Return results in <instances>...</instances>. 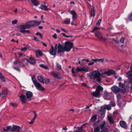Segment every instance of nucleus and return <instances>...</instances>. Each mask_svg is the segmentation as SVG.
<instances>
[{
    "label": "nucleus",
    "instance_id": "obj_45",
    "mask_svg": "<svg viewBox=\"0 0 132 132\" xmlns=\"http://www.w3.org/2000/svg\"><path fill=\"white\" fill-rule=\"evenodd\" d=\"M13 68L14 69L17 70V71L18 72L20 71V69L19 67H14Z\"/></svg>",
    "mask_w": 132,
    "mask_h": 132
},
{
    "label": "nucleus",
    "instance_id": "obj_25",
    "mask_svg": "<svg viewBox=\"0 0 132 132\" xmlns=\"http://www.w3.org/2000/svg\"><path fill=\"white\" fill-rule=\"evenodd\" d=\"M108 119L110 123H113L114 122L113 117L109 116H108Z\"/></svg>",
    "mask_w": 132,
    "mask_h": 132
},
{
    "label": "nucleus",
    "instance_id": "obj_2",
    "mask_svg": "<svg viewBox=\"0 0 132 132\" xmlns=\"http://www.w3.org/2000/svg\"><path fill=\"white\" fill-rule=\"evenodd\" d=\"M32 21L27 22L25 24L20 25L18 26V28L20 30V32L24 34H29L30 31L28 30H26V29H29L32 27L34 26Z\"/></svg>",
    "mask_w": 132,
    "mask_h": 132
},
{
    "label": "nucleus",
    "instance_id": "obj_31",
    "mask_svg": "<svg viewBox=\"0 0 132 132\" xmlns=\"http://www.w3.org/2000/svg\"><path fill=\"white\" fill-rule=\"evenodd\" d=\"M82 128V127H77V129L74 132H83Z\"/></svg>",
    "mask_w": 132,
    "mask_h": 132
},
{
    "label": "nucleus",
    "instance_id": "obj_9",
    "mask_svg": "<svg viewBox=\"0 0 132 132\" xmlns=\"http://www.w3.org/2000/svg\"><path fill=\"white\" fill-rule=\"evenodd\" d=\"M57 53H62L66 51L64 46L60 43H59L58 45H57Z\"/></svg>",
    "mask_w": 132,
    "mask_h": 132
},
{
    "label": "nucleus",
    "instance_id": "obj_13",
    "mask_svg": "<svg viewBox=\"0 0 132 132\" xmlns=\"http://www.w3.org/2000/svg\"><path fill=\"white\" fill-rule=\"evenodd\" d=\"M38 90L43 91L44 90V88L43 87L40 85V84L38 82L35 84L34 85Z\"/></svg>",
    "mask_w": 132,
    "mask_h": 132
},
{
    "label": "nucleus",
    "instance_id": "obj_18",
    "mask_svg": "<svg viewBox=\"0 0 132 132\" xmlns=\"http://www.w3.org/2000/svg\"><path fill=\"white\" fill-rule=\"evenodd\" d=\"M36 56L37 57H39L43 55V53L41 51L39 50H37L36 51Z\"/></svg>",
    "mask_w": 132,
    "mask_h": 132
},
{
    "label": "nucleus",
    "instance_id": "obj_54",
    "mask_svg": "<svg viewBox=\"0 0 132 132\" xmlns=\"http://www.w3.org/2000/svg\"><path fill=\"white\" fill-rule=\"evenodd\" d=\"M27 49V48L26 47H22L21 49V51H26Z\"/></svg>",
    "mask_w": 132,
    "mask_h": 132
},
{
    "label": "nucleus",
    "instance_id": "obj_28",
    "mask_svg": "<svg viewBox=\"0 0 132 132\" xmlns=\"http://www.w3.org/2000/svg\"><path fill=\"white\" fill-rule=\"evenodd\" d=\"M32 22L33 23V24H34V26H36L38 25H39L40 22H41V21H32Z\"/></svg>",
    "mask_w": 132,
    "mask_h": 132
},
{
    "label": "nucleus",
    "instance_id": "obj_17",
    "mask_svg": "<svg viewBox=\"0 0 132 132\" xmlns=\"http://www.w3.org/2000/svg\"><path fill=\"white\" fill-rule=\"evenodd\" d=\"M20 97L22 102L23 103H24L26 102L27 99L24 95H21L20 96Z\"/></svg>",
    "mask_w": 132,
    "mask_h": 132
},
{
    "label": "nucleus",
    "instance_id": "obj_30",
    "mask_svg": "<svg viewBox=\"0 0 132 132\" xmlns=\"http://www.w3.org/2000/svg\"><path fill=\"white\" fill-rule=\"evenodd\" d=\"M0 79L3 82H5L6 80L3 75L0 72Z\"/></svg>",
    "mask_w": 132,
    "mask_h": 132
},
{
    "label": "nucleus",
    "instance_id": "obj_63",
    "mask_svg": "<svg viewBox=\"0 0 132 132\" xmlns=\"http://www.w3.org/2000/svg\"><path fill=\"white\" fill-rule=\"evenodd\" d=\"M23 55V54H22V53H20L19 55V57H22V56Z\"/></svg>",
    "mask_w": 132,
    "mask_h": 132
},
{
    "label": "nucleus",
    "instance_id": "obj_21",
    "mask_svg": "<svg viewBox=\"0 0 132 132\" xmlns=\"http://www.w3.org/2000/svg\"><path fill=\"white\" fill-rule=\"evenodd\" d=\"M48 5L47 6L45 5L42 4L40 6V8L42 10L45 11H47L48 10V8H47Z\"/></svg>",
    "mask_w": 132,
    "mask_h": 132
},
{
    "label": "nucleus",
    "instance_id": "obj_10",
    "mask_svg": "<svg viewBox=\"0 0 132 132\" xmlns=\"http://www.w3.org/2000/svg\"><path fill=\"white\" fill-rule=\"evenodd\" d=\"M95 35L99 39L101 40L104 41L106 40V38H104L103 37L102 34L98 31H97L95 32Z\"/></svg>",
    "mask_w": 132,
    "mask_h": 132
},
{
    "label": "nucleus",
    "instance_id": "obj_55",
    "mask_svg": "<svg viewBox=\"0 0 132 132\" xmlns=\"http://www.w3.org/2000/svg\"><path fill=\"white\" fill-rule=\"evenodd\" d=\"M82 70V68L79 67H77L76 69V71L78 72V71H81Z\"/></svg>",
    "mask_w": 132,
    "mask_h": 132
},
{
    "label": "nucleus",
    "instance_id": "obj_41",
    "mask_svg": "<svg viewBox=\"0 0 132 132\" xmlns=\"http://www.w3.org/2000/svg\"><path fill=\"white\" fill-rule=\"evenodd\" d=\"M116 94L118 99V101H119L121 97V95L119 94L118 93H117Z\"/></svg>",
    "mask_w": 132,
    "mask_h": 132
},
{
    "label": "nucleus",
    "instance_id": "obj_29",
    "mask_svg": "<svg viewBox=\"0 0 132 132\" xmlns=\"http://www.w3.org/2000/svg\"><path fill=\"white\" fill-rule=\"evenodd\" d=\"M37 79L39 82H42L43 84H44V82L43 79L41 76H38Z\"/></svg>",
    "mask_w": 132,
    "mask_h": 132
},
{
    "label": "nucleus",
    "instance_id": "obj_14",
    "mask_svg": "<svg viewBox=\"0 0 132 132\" xmlns=\"http://www.w3.org/2000/svg\"><path fill=\"white\" fill-rule=\"evenodd\" d=\"M104 60V59H93L92 61H93V62L89 63H88V65H92L94 64V62H102Z\"/></svg>",
    "mask_w": 132,
    "mask_h": 132
},
{
    "label": "nucleus",
    "instance_id": "obj_61",
    "mask_svg": "<svg viewBox=\"0 0 132 132\" xmlns=\"http://www.w3.org/2000/svg\"><path fill=\"white\" fill-rule=\"evenodd\" d=\"M56 65L57 67L59 69H60L61 68V65L59 64V63H57L56 64Z\"/></svg>",
    "mask_w": 132,
    "mask_h": 132
},
{
    "label": "nucleus",
    "instance_id": "obj_34",
    "mask_svg": "<svg viewBox=\"0 0 132 132\" xmlns=\"http://www.w3.org/2000/svg\"><path fill=\"white\" fill-rule=\"evenodd\" d=\"M70 22V19H67L65 21L63 22V24H69Z\"/></svg>",
    "mask_w": 132,
    "mask_h": 132
},
{
    "label": "nucleus",
    "instance_id": "obj_62",
    "mask_svg": "<svg viewBox=\"0 0 132 132\" xmlns=\"http://www.w3.org/2000/svg\"><path fill=\"white\" fill-rule=\"evenodd\" d=\"M33 112L34 115V117L33 118H35L36 119L37 117V114L36 112L34 111Z\"/></svg>",
    "mask_w": 132,
    "mask_h": 132
},
{
    "label": "nucleus",
    "instance_id": "obj_48",
    "mask_svg": "<svg viewBox=\"0 0 132 132\" xmlns=\"http://www.w3.org/2000/svg\"><path fill=\"white\" fill-rule=\"evenodd\" d=\"M36 119L35 118H33V119H32L31 121L29 122V123L30 124H32L34 122Z\"/></svg>",
    "mask_w": 132,
    "mask_h": 132
},
{
    "label": "nucleus",
    "instance_id": "obj_36",
    "mask_svg": "<svg viewBox=\"0 0 132 132\" xmlns=\"http://www.w3.org/2000/svg\"><path fill=\"white\" fill-rule=\"evenodd\" d=\"M104 108L107 110H110L111 109V107L110 105L108 104L105 105Z\"/></svg>",
    "mask_w": 132,
    "mask_h": 132
},
{
    "label": "nucleus",
    "instance_id": "obj_12",
    "mask_svg": "<svg viewBox=\"0 0 132 132\" xmlns=\"http://www.w3.org/2000/svg\"><path fill=\"white\" fill-rule=\"evenodd\" d=\"M11 130L12 131H22L21 130V127L17 125H15L13 126L11 129Z\"/></svg>",
    "mask_w": 132,
    "mask_h": 132
},
{
    "label": "nucleus",
    "instance_id": "obj_8",
    "mask_svg": "<svg viewBox=\"0 0 132 132\" xmlns=\"http://www.w3.org/2000/svg\"><path fill=\"white\" fill-rule=\"evenodd\" d=\"M52 75L54 77L56 78L59 79H61L63 78L60 73L58 72L54 71H52L51 72Z\"/></svg>",
    "mask_w": 132,
    "mask_h": 132
},
{
    "label": "nucleus",
    "instance_id": "obj_26",
    "mask_svg": "<svg viewBox=\"0 0 132 132\" xmlns=\"http://www.w3.org/2000/svg\"><path fill=\"white\" fill-rule=\"evenodd\" d=\"M31 2L34 5L37 6L39 5V2L37 0H31Z\"/></svg>",
    "mask_w": 132,
    "mask_h": 132
},
{
    "label": "nucleus",
    "instance_id": "obj_59",
    "mask_svg": "<svg viewBox=\"0 0 132 132\" xmlns=\"http://www.w3.org/2000/svg\"><path fill=\"white\" fill-rule=\"evenodd\" d=\"M124 38L123 37H122L120 40V41L121 43H123L124 42Z\"/></svg>",
    "mask_w": 132,
    "mask_h": 132
},
{
    "label": "nucleus",
    "instance_id": "obj_37",
    "mask_svg": "<svg viewBox=\"0 0 132 132\" xmlns=\"http://www.w3.org/2000/svg\"><path fill=\"white\" fill-rule=\"evenodd\" d=\"M31 79L34 85L35 84L37 83L34 76L32 77Z\"/></svg>",
    "mask_w": 132,
    "mask_h": 132
},
{
    "label": "nucleus",
    "instance_id": "obj_33",
    "mask_svg": "<svg viewBox=\"0 0 132 132\" xmlns=\"http://www.w3.org/2000/svg\"><path fill=\"white\" fill-rule=\"evenodd\" d=\"M127 75L128 77L130 78L132 76V71H128L127 73Z\"/></svg>",
    "mask_w": 132,
    "mask_h": 132
},
{
    "label": "nucleus",
    "instance_id": "obj_58",
    "mask_svg": "<svg viewBox=\"0 0 132 132\" xmlns=\"http://www.w3.org/2000/svg\"><path fill=\"white\" fill-rule=\"evenodd\" d=\"M110 104L113 106H114L116 105L115 102L113 101H111L110 102Z\"/></svg>",
    "mask_w": 132,
    "mask_h": 132
},
{
    "label": "nucleus",
    "instance_id": "obj_6",
    "mask_svg": "<svg viewBox=\"0 0 132 132\" xmlns=\"http://www.w3.org/2000/svg\"><path fill=\"white\" fill-rule=\"evenodd\" d=\"M69 12L72 15V20L71 22V24L72 25H74L76 22V19L77 17V15L76 12L73 10L70 11Z\"/></svg>",
    "mask_w": 132,
    "mask_h": 132
},
{
    "label": "nucleus",
    "instance_id": "obj_11",
    "mask_svg": "<svg viewBox=\"0 0 132 132\" xmlns=\"http://www.w3.org/2000/svg\"><path fill=\"white\" fill-rule=\"evenodd\" d=\"M26 95L27 100L30 101L31 100V97L33 96L32 93L30 91H27L26 92Z\"/></svg>",
    "mask_w": 132,
    "mask_h": 132
},
{
    "label": "nucleus",
    "instance_id": "obj_64",
    "mask_svg": "<svg viewBox=\"0 0 132 132\" xmlns=\"http://www.w3.org/2000/svg\"><path fill=\"white\" fill-rule=\"evenodd\" d=\"M68 128L66 127H64L62 128V129L64 130H67Z\"/></svg>",
    "mask_w": 132,
    "mask_h": 132
},
{
    "label": "nucleus",
    "instance_id": "obj_1",
    "mask_svg": "<svg viewBox=\"0 0 132 132\" xmlns=\"http://www.w3.org/2000/svg\"><path fill=\"white\" fill-rule=\"evenodd\" d=\"M115 73V72L114 70L110 69L108 71H105L102 73L99 72L98 71L95 70L88 73V75L91 79L97 81L98 82H100L101 81V76L104 77L105 76H103L104 75L106 76H110L112 74Z\"/></svg>",
    "mask_w": 132,
    "mask_h": 132
},
{
    "label": "nucleus",
    "instance_id": "obj_4",
    "mask_svg": "<svg viewBox=\"0 0 132 132\" xmlns=\"http://www.w3.org/2000/svg\"><path fill=\"white\" fill-rule=\"evenodd\" d=\"M103 88L100 85H98L95 91H93L92 94V95L96 97H99L100 96V91H102Z\"/></svg>",
    "mask_w": 132,
    "mask_h": 132
},
{
    "label": "nucleus",
    "instance_id": "obj_52",
    "mask_svg": "<svg viewBox=\"0 0 132 132\" xmlns=\"http://www.w3.org/2000/svg\"><path fill=\"white\" fill-rule=\"evenodd\" d=\"M45 83L46 84H47V83H49L50 82L49 79L47 78H45L44 79Z\"/></svg>",
    "mask_w": 132,
    "mask_h": 132
},
{
    "label": "nucleus",
    "instance_id": "obj_47",
    "mask_svg": "<svg viewBox=\"0 0 132 132\" xmlns=\"http://www.w3.org/2000/svg\"><path fill=\"white\" fill-rule=\"evenodd\" d=\"M8 90L7 89H6L3 91L2 92V94L3 95H6L7 94Z\"/></svg>",
    "mask_w": 132,
    "mask_h": 132
},
{
    "label": "nucleus",
    "instance_id": "obj_39",
    "mask_svg": "<svg viewBox=\"0 0 132 132\" xmlns=\"http://www.w3.org/2000/svg\"><path fill=\"white\" fill-rule=\"evenodd\" d=\"M100 131V128L99 127H96L94 129V132H99Z\"/></svg>",
    "mask_w": 132,
    "mask_h": 132
},
{
    "label": "nucleus",
    "instance_id": "obj_35",
    "mask_svg": "<svg viewBox=\"0 0 132 132\" xmlns=\"http://www.w3.org/2000/svg\"><path fill=\"white\" fill-rule=\"evenodd\" d=\"M21 63V62L20 61L15 60L13 62V64L14 65H15L17 64H19V65L21 66L20 64Z\"/></svg>",
    "mask_w": 132,
    "mask_h": 132
},
{
    "label": "nucleus",
    "instance_id": "obj_19",
    "mask_svg": "<svg viewBox=\"0 0 132 132\" xmlns=\"http://www.w3.org/2000/svg\"><path fill=\"white\" fill-rule=\"evenodd\" d=\"M12 127L11 126H8L4 128L3 131H4L7 132H9L11 129Z\"/></svg>",
    "mask_w": 132,
    "mask_h": 132
},
{
    "label": "nucleus",
    "instance_id": "obj_22",
    "mask_svg": "<svg viewBox=\"0 0 132 132\" xmlns=\"http://www.w3.org/2000/svg\"><path fill=\"white\" fill-rule=\"evenodd\" d=\"M97 118V116L96 115H94L91 118L90 121V122H95Z\"/></svg>",
    "mask_w": 132,
    "mask_h": 132
},
{
    "label": "nucleus",
    "instance_id": "obj_7",
    "mask_svg": "<svg viewBox=\"0 0 132 132\" xmlns=\"http://www.w3.org/2000/svg\"><path fill=\"white\" fill-rule=\"evenodd\" d=\"M57 44H56L54 48V47L52 46L49 51V53L51 55L55 56L56 54V51L57 50Z\"/></svg>",
    "mask_w": 132,
    "mask_h": 132
},
{
    "label": "nucleus",
    "instance_id": "obj_56",
    "mask_svg": "<svg viewBox=\"0 0 132 132\" xmlns=\"http://www.w3.org/2000/svg\"><path fill=\"white\" fill-rule=\"evenodd\" d=\"M100 29V28H99V27H95L94 28V29H93V30L92 31V32H94L95 31V30H97L99 29Z\"/></svg>",
    "mask_w": 132,
    "mask_h": 132
},
{
    "label": "nucleus",
    "instance_id": "obj_3",
    "mask_svg": "<svg viewBox=\"0 0 132 132\" xmlns=\"http://www.w3.org/2000/svg\"><path fill=\"white\" fill-rule=\"evenodd\" d=\"M119 86L120 88H119L117 86L112 87L111 89L115 93H117L121 91L123 93H125L126 92V89L124 87V85L121 82L119 83Z\"/></svg>",
    "mask_w": 132,
    "mask_h": 132
},
{
    "label": "nucleus",
    "instance_id": "obj_15",
    "mask_svg": "<svg viewBox=\"0 0 132 132\" xmlns=\"http://www.w3.org/2000/svg\"><path fill=\"white\" fill-rule=\"evenodd\" d=\"M90 6L92 7L91 8V13L90 14V16L91 17H94L95 15V10L94 7L93 5H90Z\"/></svg>",
    "mask_w": 132,
    "mask_h": 132
},
{
    "label": "nucleus",
    "instance_id": "obj_43",
    "mask_svg": "<svg viewBox=\"0 0 132 132\" xmlns=\"http://www.w3.org/2000/svg\"><path fill=\"white\" fill-rule=\"evenodd\" d=\"M10 104L13 107H16L18 105L17 104L15 103H11Z\"/></svg>",
    "mask_w": 132,
    "mask_h": 132
},
{
    "label": "nucleus",
    "instance_id": "obj_50",
    "mask_svg": "<svg viewBox=\"0 0 132 132\" xmlns=\"http://www.w3.org/2000/svg\"><path fill=\"white\" fill-rule=\"evenodd\" d=\"M81 85L82 86H85L87 87H89V86L88 85L84 83H82Z\"/></svg>",
    "mask_w": 132,
    "mask_h": 132
},
{
    "label": "nucleus",
    "instance_id": "obj_5",
    "mask_svg": "<svg viewBox=\"0 0 132 132\" xmlns=\"http://www.w3.org/2000/svg\"><path fill=\"white\" fill-rule=\"evenodd\" d=\"M73 46V44L69 42H66L64 43V48L65 51L67 52H69Z\"/></svg>",
    "mask_w": 132,
    "mask_h": 132
},
{
    "label": "nucleus",
    "instance_id": "obj_24",
    "mask_svg": "<svg viewBox=\"0 0 132 132\" xmlns=\"http://www.w3.org/2000/svg\"><path fill=\"white\" fill-rule=\"evenodd\" d=\"M28 61L31 64H34L35 63V60L32 57L30 58L28 60Z\"/></svg>",
    "mask_w": 132,
    "mask_h": 132
},
{
    "label": "nucleus",
    "instance_id": "obj_20",
    "mask_svg": "<svg viewBox=\"0 0 132 132\" xmlns=\"http://www.w3.org/2000/svg\"><path fill=\"white\" fill-rule=\"evenodd\" d=\"M119 124L121 127L125 128L127 127V125L125 122L123 121H121L120 122Z\"/></svg>",
    "mask_w": 132,
    "mask_h": 132
},
{
    "label": "nucleus",
    "instance_id": "obj_40",
    "mask_svg": "<svg viewBox=\"0 0 132 132\" xmlns=\"http://www.w3.org/2000/svg\"><path fill=\"white\" fill-rule=\"evenodd\" d=\"M40 67L44 68L45 69H48V67L46 65H45L44 64H41L39 65Z\"/></svg>",
    "mask_w": 132,
    "mask_h": 132
},
{
    "label": "nucleus",
    "instance_id": "obj_16",
    "mask_svg": "<svg viewBox=\"0 0 132 132\" xmlns=\"http://www.w3.org/2000/svg\"><path fill=\"white\" fill-rule=\"evenodd\" d=\"M89 61L88 59H83L81 60V61H78V63L80 64L81 65H83L84 64H86V62H88Z\"/></svg>",
    "mask_w": 132,
    "mask_h": 132
},
{
    "label": "nucleus",
    "instance_id": "obj_32",
    "mask_svg": "<svg viewBox=\"0 0 132 132\" xmlns=\"http://www.w3.org/2000/svg\"><path fill=\"white\" fill-rule=\"evenodd\" d=\"M100 126L101 129L105 128L106 127V122H105L103 121L100 124Z\"/></svg>",
    "mask_w": 132,
    "mask_h": 132
},
{
    "label": "nucleus",
    "instance_id": "obj_49",
    "mask_svg": "<svg viewBox=\"0 0 132 132\" xmlns=\"http://www.w3.org/2000/svg\"><path fill=\"white\" fill-rule=\"evenodd\" d=\"M128 18L130 21H132V13L129 16Z\"/></svg>",
    "mask_w": 132,
    "mask_h": 132
},
{
    "label": "nucleus",
    "instance_id": "obj_44",
    "mask_svg": "<svg viewBox=\"0 0 132 132\" xmlns=\"http://www.w3.org/2000/svg\"><path fill=\"white\" fill-rule=\"evenodd\" d=\"M62 35L65 37H67V38H69V37H72V36L70 35V36H67L66 35H65V34L64 33H62Z\"/></svg>",
    "mask_w": 132,
    "mask_h": 132
},
{
    "label": "nucleus",
    "instance_id": "obj_51",
    "mask_svg": "<svg viewBox=\"0 0 132 132\" xmlns=\"http://www.w3.org/2000/svg\"><path fill=\"white\" fill-rule=\"evenodd\" d=\"M18 22V21L17 20H14L12 21V23L13 24H16Z\"/></svg>",
    "mask_w": 132,
    "mask_h": 132
},
{
    "label": "nucleus",
    "instance_id": "obj_46",
    "mask_svg": "<svg viewBox=\"0 0 132 132\" xmlns=\"http://www.w3.org/2000/svg\"><path fill=\"white\" fill-rule=\"evenodd\" d=\"M36 34L37 35L39 36L41 39L42 38L43 35L39 32H37V33H36Z\"/></svg>",
    "mask_w": 132,
    "mask_h": 132
},
{
    "label": "nucleus",
    "instance_id": "obj_57",
    "mask_svg": "<svg viewBox=\"0 0 132 132\" xmlns=\"http://www.w3.org/2000/svg\"><path fill=\"white\" fill-rule=\"evenodd\" d=\"M100 132H108V129L105 128L104 129H103L102 131H101Z\"/></svg>",
    "mask_w": 132,
    "mask_h": 132
},
{
    "label": "nucleus",
    "instance_id": "obj_53",
    "mask_svg": "<svg viewBox=\"0 0 132 132\" xmlns=\"http://www.w3.org/2000/svg\"><path fill=\"white\" fill-rule=\"evenodd\" d=\"M101 21H102V20L101 19H99L98 20L97 23H96V25L98 26H99L101 22Z\"/></svg>",
    "mask_w": 132,
    "mask_h": 132
},
{
    "label": "nucleus",
    "instance_id": "obj_23",
    "mask_svg": "<svg viewBox=\"0 0 132 132\" xmlns=\"http://www.w3.org/2000/svg\"><path fill=\"white\" fill-rule=\"evenodd\" d=\"M109 94L106 91H104L103 94V97L105 100H108L107 98L109 96Z\"/></svg>",
    "mask_w": 132,
    "mask_h": 132
},
{
    "label": "nucleus",
    "instance_id": "obj_38",
    "mask_svg": "<svg viewBox=\"0 0 132 132\" xmlns=\"http://www.w3.org/2000/svg\"><path fill=\"white\" fill-rule=\"evenodd\" d=\"M82 70L86 71H88V67L85 66L82 68Z\"/></svg>",
    "mask_w": 132,
    "mask_h": 132
},
{
    "label": "nucleus",
    "instance_id": "obj_42",
    "mask_svg": "<svg viewBox=\"0 0 132 132\" xmlns=\"http://www.w3.org/2000/svg\"><path fill=\"white\" fill-rule=\"evenodd\" d=\"M23 61V66H24V64H26L28 62V60L26 58H24L22 60Z\"/></svg>",
    "mask_w": 132,
    "mask_h": 132
},
{
    "label": "nucleus",
    "instance_id": "obj_27",
    "mask_svg": "<svg viewBox=\"0 0 132 132\" xmlns=\"http://www.w3.org/2000/svg\"><path fill=\"white\" fill-rule=\"evenodd\" d=\"M72 73V75L75 76V77H77L78 76L77 74L78 72L77 71H75L74 69V68H72L71 70Z\"/></svg>",
    "mask_w": 132,
    "mask_h": 132
},
{
    "label": "nucleus",
    "instance_id": "obj_60",
    "mask_svg": "<svg viewBox=\"0 0 132 132\" xmlns=\"http://www.w3.org/2000/svg\"><path fill=\"white\" fill-rule=\"evenodd\" d=\"M52 37L55 39H56L57 38V35L56 33H55L53 35H52Z\"/></svg>",
    "mask_w": 132,
    "mask_h": 132
}]
</instances>
